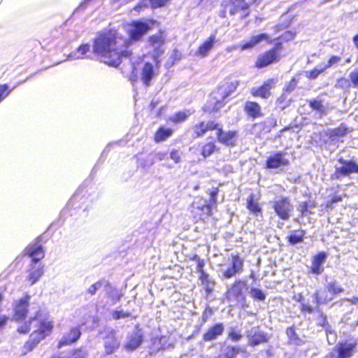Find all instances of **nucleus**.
Wrapping results in <instances>:
<instances>
[{
  "instance_id": "f257e3e1",
  "label": "nucleus",
  "mask_w": 358,
  "mask_h": 358,
  "mask_svg": "<svg viewBox=\"0 0 358 358\" xmlns=\"http://www.w3.org/2000/svg\"><path fill=\"white\" fill-rule=\"evenodd\" d=\"M120 38L118 31L114 28L104 29L98 31L92 40V52L109 66L117 68L123 58H130L131 50H120L117 41Z\"/></svg>"
},
{
  "instance_id": "f03ea898",
  "label": "nucleus",
  "mask_w": 358,
  "mask_h": 358,
  "mask_svg": "<svg viewBox=\"0 0 358 358\" xmlns=\"http://www.w3.org/2000/svg\"><path fill=\"white\" fill-rule=\"evenodd\" d=\"M215 131L217 141L226 146L234 147L236 145L238 132L236 130L224 131L222 124L215 120H201L192 127V137L199 138L209 131Z\"/></svg>"
},
{
  "instance_id": "7ed1b4c3",
  "label": "nucleus",
  "mask_w": 358,
  "mask_h": 358,
  "mask_svg": "<svg viewBox=\"0 0 358 358\" xmlns=\"http://www.w3.org/2000/svg\"><path fill=\"white\" fill-rule=\"evenodd\" d=\"M296 34L295 31L288 30L278 37L271 39L273 46L257 56L254 64L255 68L261 69L279 62L283 57L284 43L292 41Z\"/></svg>"
},
{
  "instance_id": "20e7f679",
  "label": "nucleus",
  "mask_w": 358,
  "mask_h": 358,
  "mask_svg": "<svg viewBox=\"0 0 358 358\" xmlns=\"http://www.w3.org/2000/svg\"><path fill=\"white\" fill-rule=\"evenodd\" d=\"M30 299L31 296L26 294L13 304L12 320L19 323L16 329L19 334H27L31 329L32 322L41 315V312L37 311L33 317L26 320L29 313Z\"/></svg>"
},
{
  "instance_id": "39448f33",
  "label": "nucleus",
  "mask_w": 358,
  "mask_h": 358,
  "mask_svg": "<svg viewBox=\"0 0 358 358\" xmlns=\"http://www.w3.org/2000/svg\"><path fill=\"white\" fill-rule=\"evenodd\" d=\"M155 25H159V22L152 18L148 19L146 21L134 20L129 24V28L127 30L128 40H127V46L130 42L141 41L143 36Z\"/></svg>"
},
{
  "instance_id": "423d86ee",
  "label": "nucleus",
  "mask_w": 358,
  "mask_h": 358,
  "mask_svg": "<svg viewBox=\"0 0 358 358\" xmlns=\"http://www.w3.org/2000/svg\"><path fill=\"white\" fill-rule=\"evenodd\" d=\"M149 45L155 46L151 55V57L155 62L156 65H158L160 62V57L164 52L163 48L166 43V33L164 30H159L155 34H152L148 38Z\"/></svg>"
},
{
  "instance_id": "0eeeda50",
  "label": "nucleus",
  "mask_w": 358,
  "mask_h": 358,
  "mask_svg": "<svg viewBox=\"0 0 358 358\" xmlns=\"http://www.w3.org/2000/svg\"><path fill=\"white\" fill-rule=\"evenodd\" d=\"M271 208L274 212L282 220H288L293 210V206L288 196H284L280 199L271 201Z\"/></svg>"
},
{
  "instance_id": "6e6552de",
  "label": "nucleus",
  "mask_w": 358,
  "mask_h": 358,
  "mask_svg": "<svg viewBox=\"0 0 358 358\" xmlns=\"http://www.w3.org/2000/svg\"><path fill=\"white\" fill-rule=\"evenodd\" d=\"M276 83V79L270 78L263 81L262 83L250 89V93L255 98L268 99L272 96V90Z\"/></svg>"
},
{
  "instance_id": "1a4fd4ad",
  "label": "nucleus",
  "mask_w": 358,
  "mask_h": 358,
  "mask_svg": "<svg viewBox=\"0 0 358 358\" xmlns=\"http://www.w3.org/2000/svg\"><path fill=\"white\" fill-rule=\"evenodd\" d=\"M24 256L31 258V263L37 264L45 257V250L41 243V237L35 238L33 243L29 244L24 250Z\"/></svg>"
},
{
  "instance_id": "9d476101",
  "label": "nucleus",
  "mask_w": 358,
  "mask_h": 358,
  "mask_svg": "<svg viewBox=\"0 0 358 358\" xmlns=\"http://www.w3.org/2000/svg\"><path fill=\"white\" fill-rule=\"evenodd\" d=\"M338 162L343 166L335 169L331 176L332 180H339L342 177L348 176L353 173H358V164L356 162L344 160L342 158L338 159Z\"/></svg>"
},
{
  "instance_id": "9b49d317",
  "label": "nucleus",
  "mask_w": 358,
  "mask_h": 358,
  "mask_svg": "<svg viewBox=\"0 0 358 358\" xmlns=\"http://www.w3.org/2000/svg\"><path fill=\"white\" fill-rule=\"evenodd\" d=\"M286 153L283 151H275L270 155L265 161V168L267 169H277L288 166L290 162L285 157Z\"/></svg>"
},
{
  "instance_id": "f8f14e48",
  "label": "nucleus",
  "mask_w": 358,
  "mask_h": 358,
  "mask_svg": "<svg viewBox=\"0 0 358 358\" xmlns=\"http://www.w3.org/2000/svg\"><path fill=\"white\" fill-rule=\"evenodd\" d=\"M244 261L240 254L231 255V265L222 272V278L230 279L243 271Z\"/></svg>"
},
{
  "instance_id": "ddd939ff",
  "label": "nucleus",
  "mask_w": 358,
  "mask_h": 358,
  "mask_svg": "<svg viewBox=\"0 0 358 358\" xmlns=\"http://www.w3.org/2000/svg\"><path fill=\"white\" fill-rule=\"evenodd\" d=\"M227 101H224L214 92H211L208 100L201 108L203 113L206 115H211L220 112V110L224 106Z\"/></svg>"
},
{
  "instance_id": "4468645a",
  "label": "nucleus",
  "mask_w": 358,
  "mask_h": 358,
  "mask_svg": "<svg viewBox=\"0 0 358 358\" xmlns=\"http://www.w3.org/2000/svg\"><path fill=\"white\" fill-rule=\"evenodd\" d=\"M191 215L195 222H204L206 219L213 215L211 206L210 204L198 206L192 203L191 206Z\"/></svg>"
},
{
  "instance_id": "2eb2a0df",
  "label": "nucleus",
  "mask_w": 358,
  "mask_h": 358,
  "mask_svg": "<svg viewBox=\"0 0 358 358\" xmlns=\"http://www.w3.org/2000/svg\"><path fill=\"white\" fill-rule=\"evenodd\" d=\"M259 0H230L229 6V13L234 15L239 12L246 11L250 8L256 4Z\"/></svg>"
},
{
  "instance_id": "dca6fc26",
  "label": "nucleus",
  "mask_w": 358,
  "mask_h": 358,
  "mask_svg": "<svg viewBox=\"0 0 358 358\" xmlns=\"http://www.w3.org/2000/svg\"><path fill=\"white\" fill-rule=\"evenodd\" d=\"M81 336L80 327H71L65 334L62 336L57 343V348L70 345L77 342Z\"/></svg>"
},
{
  "instance_id": "f3484780",
  "label": "nucleus",
  "mask_w": 358,
  "mask_h": 358,
  "mask_svg": "<svg viewBox=\"0 0 358 358\" xmlns=\"http://www.w3.org/2000/svg\"><path fill=\"white\" fill-rule=\"evenodd\" d=\"M247 283L242 280H235L228 288L227 295L229 299L243 300V287H246Z\"/></svg>"
},
{
  "instance_id": "a211bd4d",
  "label": "nucleus",
  "mask_w": 358,
  "mask_h": 358,
  "mask_svg": "<svg viewBox=\"0 0 358 358\" xmlns=\"http://www.w3.org/2000/svg\"><path fill=\"white\" fill-rule=\"evenodd\" d=\"M352 131V128H350L345 124L341 123L337 127L328 129L326 135L331 141H338L341 138L350 134Z\"/></svg>"
},
{
  "instance_id": "6ab92c4d",
  "label": "nucleus",
  "mask_w": 358,
  "mask_h": 358,
  "mask_svg": "<svg viewBox=\"0 0 358 358\" xmlns=\"http://www.w3.org/2000/svg\"><path fill=\"white\" fill-rule=\"evenodd\" d=\"M243 111L246 116L252 120L263 117L264 113L259 103L255 101H247L243 105Z\"/></svg>"
},
{
  "instance_id": "aec40b11",
  "label": "nucleus",
  "mask_w": 358,
  "mask_h": 358,
  "mask_svg": "<svg viewBox=\"0 0 358 358\" xmlns=\"http://www.w3.org/2000/svg\"><path fill=\"white\" fill-rule=\"evenodd\" d=\"M54 329L53 321L44 318L38 322V326L32 333L36 336L39 337L40 339L43 340L47 336L51 334Z\"/></svg>"
},
{
  "instance_id": "412c9836",
  "label": "nucleus",
  "mask_w": 358,
  "mask_h": 358,
  "mask_svg": "<svg viewBox=\"0 0 358 358\" xmlns=\"http://www.w3.org/2000/svg\"><path fill=\"white\" fill-rule=\"evenodd\" d=\"M327 253L324 252H319L312 257L311 266L309 272L314 275H320L323 273V264L327 259Z\"/></svg>"
},
{
  "instance_id": "4be33fe9",
  "label": "nucleus",
  "mask_w": 358,
  "mask_h": 358,
  "mask_svg": "<svg viewBox=\"0 0 358 358\" xmlns=\"http://www.w3.org/2000/svg\"><path fill=\"white\" fill-rule=\"evenodd\" d=\"M238 85V80L227 81L223 85L219 86L217 91L213 92L224 101H227V99L236 90Z\"/></svg>"
},
{
  "instance_id": "5701e85b",
  "label": "nucleus",
  "mask_w": 358,
  "mask_h": 358,
  "mask_svg": "<svg viewBox=\"0 0 358 358\" xmlns=\"http://www.w3.org/2000/svg\"><path fill=\"white\" fill-rule=\"evenodd\" d=\"M44 273V266L42 264L31 263L27 271V280L29 285L36 283Z\"/></svg>"
},
{
  "instance_id": "b1692460",
  "label": "nucleus",
  "mask_w": 358,
  "mask_h": 358,
  "mask_svg": "<svg viewBox=\"0 0 358 358\" xmlns=\"http://www.w3.org/2000/svg\"><path fill=\"white\" fill-rule=\"evenodd\" d=\"M224 330V326L222 323H215L203 334L202 340L205 342L215 340L217 337L222 335Z\"/></svg>"
},
{
  "instance_id": "393cba45",
  "label": "nucleus",
  "mask_w": 358,
  "mask_h": 358,
  "mask_svg": "<svg viewBox=\"0 0 358 358\" xmlns=\"http://www.w3.org/2000/svg\"><path fill=\"white\" fill-rule=\"evenodd\" d=\"M143 341V335L141 329L129 335L124 347L127 351H134L139 347Z\"/></svg>"
},
{
  "instance_id": "a878e982",
  "label": "nucleus",
  "mask_w": 358,
  "mask_h": 358,
  "mask_svg": "<svg viewBox=\"0 0 358 358\" xmlns=\"http://www.w3.org/2000/svg\"><path fill=\"white\" fill-rule=\"evenodd\" d=\"M329 292L327 291L326 287L324 289H318L316 290L313 294V301L316 306V310L317 312L320 313L322 315H323L322 312L319 308L321 305L325 304L333 299V296H329Z\"/></svg>"
},
{
  "instance_id": "bb28decb",
  "label": "nucleus",
  "mask_w": 358,
  "mask_h": 358,
  "mask_svg": "<svg viewBox=\"0 0 358 358\" xmlns=\"http://www.w3.org/2000/svg\"><path fill=\"white\" fill-rule=\"evenodd\" d=\"M357 348L356 343H339L336 345L338 356L336 358H350Z\"/></svg>"
},
{
  "instance_id": "cd10ccee",
  "label": "nucleus",
  "mask_w": 358,
  "mask_h": 358,
  "mask_svg": "<svg viewBox=\"0 0 358 358\" xmlns=\"http://www.w3.org/2000/svg\"><path fill=\"white\" fill-rule=\"evenodd\" d=\"M262 41H266L268 44L272 43L271 37L267 34L262 33L251 36L250 40L243 43L240 48L243 50L251 49Z\"/></svg>"
},
{
  "instance_id": "c85d7f7f",
  "label": "nucleus",
  "mask_w": 358,
  "mask_h": 358,
  "mask_svg": "<svg viewBox=\"0 0 358 358\" xmlns=\"http://www.w3.org/2000/svg\"><path fill=\"white\" fill-rule=\"evenodd\" d=\"M155 76L154 67L151 63L146 62L141 69V80L145 87L151 85L152 78Z\"/></svg>"
},
{
  "instance_id": "c756f323",
  "label": "nucleus",
  "mask_w": 358,
  "mask_h": 358,
  "mask_svg": "<svg viewBox=\"0 0 358 358\" xmlns=\"http://www.w3.org/2000/svg\"><path fill=\"white\" fill-rule=\"evenodd\" d=\"M246 208L255 216L262 215V208L254 194H250L247 197Z\"/></svg>"
},
{
  "instance_id": "7c9ffc66",
  "label": "nucleus",
  "mask_w": 358,
  "mask_h": 358,
  "mask_svg": "<svg viewBox=\"0 0 358 358\" xmlns=\"http://www.w3.org/2000/svg\"><path fill=\"white\" fill-rule=\"evenodd\" d=\"M173 132L174 131L172 128L160 126L153 134V141L156 143L166 141L173 136Z\"/></svg>"
},
{
  "instance_id": "2f4dec72",
  "label": "nucleus",
  "mask_w": 358,
  "mask_h": 358,
  "mask_svg": "<svg viewBox=\"0 0 358 358\" xmlns=\"http://www.w3.org/2000/svg\"><path fill=\"white\" fill-rule=\"evenodd\" d=\"M43 50L41 43L37 40L29 41L24 46V52L29 59H33Z\"/></svg>"
},
{
  "instance_id": "473e14b6",
  "label": "nucleus",
  "mask_w": 358,
  "mask_h": 358,
  "mask_svg": "<svg viewBox=\"0 0 358 358\" xmlns=\"http://www.w3.org/2000/svg\"><path fill=\"white\" fill-rule=\"evenodd\" d=\"M215 42V35L211 34L198 47L196 55L201 57H206L209 51L213 48Z\"/></svg>"
},
{
  "instance_id": "72a5a7b5",
  "label": "nucleus",
  "mask_w": 358,
  "mask_h": 358,
  "mask_svg": "<svg viewBox=\"0 0 358 358\" xmlns=\"http://www.w3.org/2000/svg\"><path fill=\"white\" fill-rule=\"evenodd\" d=\"M220 148L214 141H210L203 143L200 148L199 152L203 158L206 159L214 153L219 152Z\"/></svg>"
},
{
  "instance_id": "f704fd0d",
  "label": "nucleus",
  "mask_w": 358,
  "mask_h": 358,
  "mask_svg": "<svg viewBox=\"0 0 358 358\" xmlns=\"http://www.w3.org/2000/svg\"><path fill=\"white\" fill-rule=\"evenodd\" d=\"M42 340L36 336L34 334L31 333L27 341L24 343L22 347V353L27 355L36 348Z\"/></svg>"
},
{
  "instance_id": "c9c22d12",
  "label": "nucleus",
  "mask_w": 358,
  "mask_h": 358,
  "mask_svg": "<svg viewBox=\"0 0 358 358\" xmlns=\"http://www.w3.org/2000/svg\"><path fill=\"white\" fill-rule=\"evenodd\" d=\"M306 231L303 229H296L291 231L286 237L287 241L290 245L301 243L305 238Z\"/></svg>"
},
{
  "instance_id": "e433bc0d",
  "label": "nucleus",
  "mask_w": 358,
  "mask_h": 358,
  "mask_svg": "<svg viewBox=\"0 0 358 358\" xmlns=\"http://www.w3.org/2000/svg\"><path fill=\"white\" fill-rule=\"evenodd\" d=\"M286 334L288 338L289 344L299 346L303 343V341L296 333L295 325L293 324L287 327L286 329Z\"/></svg>"
},
{
  "instance_id": "4c0bfd02",
  "label": "nucleus",
  "mask_w": 358,
  "mask_h": 358,
  "mask_svg": "<svg viewBox=\"0 0 358 358\" xmlns=\"http://www.w3.org/2000/svg\"><path fill=\"white\" fill-rule=\"evenodd\" d=\"M268 342L267 336L262 332L256 331L252 336H249V345L255 347L261 343Z\"/></svg>"
},
{
  "instance_id": "58836bf2",
  "label": "nucleus",
  "mask_w": 358,
  "mask_h": 358,
  "mask_svg": "<svg viewBox=\"0 0 358 358\" xmlns=\"http://www.w3.org/2000/svg\"><path fill=\"white\" fill-rule=\"evenodd\" d=\"M199 280L203 286L206 294L208 295L211 294L215 285V281L210 278L208 273L199 275Z\"/></svg>"
},
{
  "instance_id": "ea45409f",
  "label": "nucleus",
  "mask_w": 358,
  "mask_h": 358,
  "mask_svg": "<svg viewBox=\"0 0 358 358\" xmlns=\"http://www.w3.org/2000/svg\"><path fill=\"white\" fill-rule=\"evenodd\" d=\"M294 299L296 301H298L300 303L299 309H300V311L301 312V313L312 314L314 313V311H315L314 308L312 306L307 304L304 302V297H303L302 293H299L296 296L294 297Z\"/></svg>"
},
{
  "instance_id": "a19ab883",
  "label": "nucleus",
  "mask_w": 358,
  "mask_h": 358,
  "mask_svg": "<svg viewBox=\"0 0 358 358\" xmlns=\"http://www.w3.org/2000/svg\"><path fill=\"white\" fill-rule=\"evenodd\" d=\"M189 113L185 110L178 111L169 117V120L174 124H178L185 122L189 117Z\"/></svg>"
},
{
  "instance_id": "79ce46f5",
  "label": "nucleus",
  "mask_w": 358,
  "mask_h": 358,
  "mask_svg": "<svg viewBox=\"0 0 358 358\" xmlns=\"http://www.w3.org/2000/svg\"><path fill=\"white\" fill-rule=\"evenodd\" d=\"M325 287L333 297L344 292V289L335 280L327 283Z\"/></svg>"
},
{
  "instance_id": "37998d69",
  "label": "nucleus",
  "mask_w": 358,
  "mask_h": 358,
  "mask_svg": "<svg viewBox=\"0 0 358 358\" xmlns=\"http://www.w3.org/2000/svg\"><path fill=\"white\" fill-rule=\"evenodd\" d=\"M309 106L313 110H315L320 115H323L326 113L327 109L322 104V101L319 99H311L308 101Z\"/></svg>"
},
{
  "instance_id": "c03bdc74",
  "label": "nucleus",
  "mask_w": 358,
  "mask_h": 358,
  "mask_svg": "<svg viewBox=\"0 0 358 358\" xmlns=\"http://www.w3.org/2000/svg\"><path fill=\"white\" fill-rule=\"evenodd\" d=\"M120 344L115 338H111L104 343L105 352L106 355H111L119 348Z\"/></svg>"
},
{
  "instance_id": "a18cd8bd",
  "label": "nucleus",
  "mask_w": 358,
  "mask_h": 358,
  "mask_svg": "<svg viewBox=\"0 0 358 358\" xmlns=\"http://www.w3.org/2000/svg\"><path fill=\"white\" fill-rule=\"evenodd\" d=\"M299 82V78L294 76L292 77L282 88L284 93H291L295 90L297 87V85Z\"/></svg>"
},
{
  "instance_id": "49530a36",
  "label": "nucleus",
  "mask_w": 358,
  "mask_h": 358,
  "mask_svg": "<svg viewBox=\"0 0 358 358\" xmlns=\"http://www.w3.org/2000/svg\"><path fill=\"white\" fill-rule=\"evenodd\" d=\"M276 106L281 110H284L289 106V101L287 100L286 93L284 92L276 99Z\"/></svg>"
},
{
  "instance_id": "de8ad7c7",
  "label": "nucleus",
  "mask_w": 358,
  "mask_h": 358,
  "mask_svg": "<svg viewBox=\"0 0 358 358\" xmlns=\"http://www.w3.org/2000/svg\"><path fill=\"white\" fill-rule=\"evenodd\" d=\"M108 296L113 304H115L122 297V292L115 287H113L108 293Z\"/></svg>"
},
{
  "instance_id": "09e8293b",
  "label": "nucleus",
  "mask_w": 358,
  "mask_h": 358,
  "mask_svg": "<svg viewBox=\"0 0 358 358\" xmlns=\"http://www.w3.org/2000/svg\"><path fill=\"white\" fill-rule=\"evenodd\" d=\"M310 207H315V203H313L312 204H309L307 201H303L301 203L298 209L301 217H304L312 213V212L309 210Z\"/></svg>"
},
{
  "instance_id": "8fccbe9b",
  "label": "nucleus",
  "mask_w": 358,
  "mask_h": 358,
  "mask_svg": "<svg viewBox=\"0 0 358 358\" xmlns=\"http://www.w3.org/2000/svg\"><path fill=\"white\" fill-rule=\"evenodd\" d=\"M149 7L151 8V3H150V0H140L138 2V3L134 6L133 10L137 12L138 13H141Z\"/></svg>"
},
{
  "instance_id": "3c124183",
  "label": "nucleus",
  "mask_w": 358,
  "mask_h": 358,
  "mask_svg": "<svg viewBox=\"0 0 358 358\" xmlns=\"http://www.w3.org/2000/svg\"><path fill=\"white\" fill-rule=\"evenodd\" d=\"M251 296L254 300L264 301L266 299L265 294L258 288H251Z\"/></svg>"
},
{
  "instance_id": "603ef678",
  "label": "nucleus",
  "mask_w": 358,
  "mask_h": 358,
  "mask_svg": "<svg viewBox=\"0 0 358 358\" xmlns=\"http://www.w3.org/2000/svg\"><path fill=\"white\" fill-rule=\"evenodd\" d=\"M173 0H150L151 8L157 9L167 6Z\"/></svg>"
},
{
  "instance_id": "864d4df0",
  "label": "nucleus",
  "mask_w": 358,
  "mask_h": 358,
  "mask_svg": "<svg viewBox=\"0 0 358 358\" xmlns=\"http://www.w3.org/2000/svg\"><path fill=\"white\" fill-rule=\"evenodd\" d=\"M220 192V189L218 187H213L210 192H209V196H210V203L211 207L213 206H216L217 203V196L218 193Z\"/></svg>"
},
{
  "instance_id": "5fc2aeb1",
  "label": "nucleus",
  "mask_w": 358,
  "mask_h": 358,
  "mask_svg": "<svg viewBox=\"0 0 358 358\" xmlns=\"http://www.w3.org/2000/svg\"><path fill=\"white\" fill-rule=\"evenodd\" d=\"M11 91L8 84H0V102L7 97Z\"/></svg>"
},
{
  "instance_id": "6e6d98bb",
  "label": "nucleus",
  "mask_w": 358,
  "mask_h": 358,
  "mask_svg": "<svg viewBox=\"0 0 358 358\" xmlns=\"http://www.w3.org/2000/svg\"><path fill=\"white\" fill-rule=\"evenodd\" d=\"M341 61V57L338 55H332L328 59L327 64L323 67L326 70L332 66L338 64Z\"/></svg>"
},
{
  "instance_id": "4d7b16f0",
  "label": "nucleus",
  "mask_w": 358,
  "mask_h": 358,
  "mask_svg": "<svg viewBox=\"0 0 358 358\" xmlns=\"http://www.w3.org/2000/svg\"><path fill=\"white\" fill-rule=\"evenodd\" d=\"M325 71L324 67L321 69L314 68L307 73L306 77L310 80H314L318 77V76Z\"/></svg>"
},
{
  "instance_id": "13d9d810",
  "label": "nucleus",
  "mask_w": 358,
  "mask_h": 358,
  "mask_svg": "<svg viewBox=\"0 0 358 358\" xmlns=\"http://www.w3.org/2000/svg\"><path fill=\"white\" fill-rule=\"evenodd\" d=\"M243 336L239 331H236L234 329H231L229 331L227 338L234 341L237 342L242 338Z\"/></svg>"
},
{
  "instance_id": "bf43d9fd",
  "label": "nucleus",
  "mask_w": 358,
  "mask_h": 358,
  "mask_svg": "<svg viewBox=\"0 0 358 358\" xmlns=\"http://www.w3.org/2000/svg\"><path fill=\"white\" fill-rule=\"evenodd\" d=\"M112 316L114 320H120V318L129 317L131 316V313L128 311L124 312L122 310H114L112 313Z\"/></svg>"
},
{
  "instance_id": "052dcab7",
  "label": "nucleus",
  "mask_w": 358,
  "mask_h": 358,
  "mask_svg": "<svg viewBox=\"0 0 358 358\" xmlns=\"http://www.w3.org/2000/svg\"><path fill=\"white\" fill-rule=\"evenodd\" d=\"M349 79L354 87L358 88V69H355L349 74Z\"/></svg>"
},
{
  "instance_id": "680f3d73",
  "label": "nucleus",
  "mask_w": 358,
  "mask_h": 358,
  "mask_svg": "<svg viewBox=\"0 0 358 358\" xmlns=\"http://www.w3.org/2000/svg\"><path fill=\"white\" fill-rule=\"evenodd\" d=\"M342 201H343V196L342 195H334L327 202L326 208H331L334 206V203L341 202Z\"/></svg>"
},
{
  "instance_id": "e2e57ef3",
  "label": "nucleus",
  "mask_w": 358,
  "mask_h": 358,
  "mask_svg": "<svg viewBox=\"0 0 358 358\" xmlns=\"http://www.w3.org/2000/svg\"><path fill=\"white\" fill-rule=\"evenodd\" d=\"M102 284L103 282L101 280H99L94 282L87 289V292L91 296L94 295L98 289H99L101 287Z\"/></svg>"
},
{
  "instance_id": "0e129e2a",
  "label": "nucleus",
  "mask_w": 358,
  "mask_h": 358,
  "mask_svg": "<svg viewBox=\"0 0 358 358\" xmlns=\"http://www.w3.org/2000/svg\"><path fill=\"white\" fill-rule=\"evenodd\" d=\"M170 158L176 164L181 162L180 152L178 150L173 149L170 152Z\"/></svg>"
},
{
  "instance_id": "69168bd1",
  "label": "nucleus",
  "mask_w": 358,
  "mask_h": 358,
  "mask_svg": "<svg viewBox=\"0 0 358 358\" xmlns=\"http://www.w3.org/2000/svg\"><path fill=\"white\" fill-rule=\"evenodd\" d=\"M171 57L172 62L170 64V66H173L175 64V62L180 61L181 59L182 53L178 50L174 49L173 50Z\"/></svg>"
},
{
  "instance_id": "338daca9",
  "label": "nucleus",
  "mask_w": 358,
  "mask_h": 358,
  "mask_svg": "<svg viewBox=\"0 0 358 358\" xmlns=\"http://www.w3.org/2000/svg\"><path fill=\"white\" fill-rule=\"evenodd\" d=\"M205 262L203 259H201L198 261L196 263V270L199 275H202L203 274H206V273L204 271Z\"/></svg>"
},
{
  "instance_id": "774afa93",
  "label": "nucleus",
  "mask_w": 358,
  "mask_h": 358,
  "mask_svg": "<svg viewBox=\"0 0 358 358\" xmlns=\"http://www.w3.org/2000/svg\"><path fill=\"white\" fill-rule=\"evenodd\" d=\"M90 48V46L88 43L82 44L77 48V51L82 55H85L87 52H89Z\"/></svg>"
}]
</instances>
